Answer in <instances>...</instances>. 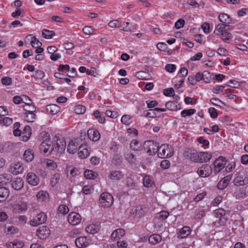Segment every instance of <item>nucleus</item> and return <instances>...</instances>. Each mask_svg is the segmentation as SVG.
<instances>
[{"label": "nucleus", "instance_id": "1", "mask_svg": "<svg viewBox=\"0 0 248 248\" xmlns=\"http://www.w3.org/2000/svg\"><path fill=\"white\" fill-rule=\"evenodd\" d=\"M113 196L108 192L102 193L99 199V205L103 208H108L111 206L113 203Z\"/></svg>", "mask_w": 248, "mask_h": 248}, {"label": "nucleus", "instance_id": "2", "mask_svg": "<svg viewBox=\"0 0 248 248\" xmlns=\"http://www.w3.org/2000/svg\"><path fill=\"white\" fill-rule=\"evenodd\" d=\"M158 147L159 144L154 140H147L144 143V149L149 155H154L158 152Z\"/></svg>", "mask_w": 248, "mask_h": 248}, {"label": "nucleus", "instance_id": "3", "mask_svg": "<svg viewBox=\"0 0 248 248\" xmlns=\"http://www.w3.org/2000/svg\"><path fill=\"white\" fill-rule=\"evenodd\" d=\"M56 138L57 140L54 141L56 142L52 145H53L54 154L57 155L58 154L61 155L64 152L66 148V142L63 138L57 139V137Z\"/></svg>", "mask_w": 248, "mask_h": 248}, {"label": "nucleus", "instance_id": "4", "mask_svg": "<svg viewBox=\"0 0 248 248\" xmlns=\"http://www.w3.org/2000/svg\"><path fill=\"white\" fill-rule=\"evenodd\" d=\"M171 148L168 144H162L158 147L157 155L160 158H166L171 156L173 153L171 152Z\"/></svg>", "mask_w": 248, "mask_h": 248}, {"label": "nucleus", "instance_id": "5", "mask_svg": "<svg viewBox=\"0 0 248 248\" xmlns=\"http://www.w3.org/2000/svg\"><path fill=\"white\" fill-rule=\"evenodd\" d=\"M199 153L200 152H197L195 149L190 148L184 152V155L194 162H199Z\"/></svg>", "mask_w": 248, "mask_h": 248}, {"label": "nucleus", "instance_id": "6", "mask_svg": "<svg viewBox=\"0 0 248 248\" xmlns=\"http://www.w3.org/2000/svg\"><path fill=\"white\" fill-rule=\"evenodd\" d=\"M225 158L220 156L216 159L213 163L214 166V172L215 174L219 173L224 167L226 164Z\"/></svg>", "mask_w": 248, "mask_h": 248}, {"label": "nucleus", "instance_id": "7", "mask_svg": "<svg viewBox=\"0 0 248 248\" xmlns=\"http://www.w3.org/2000/svg\"><path fill=\"white\" fill-rule=\"evenodd\" d=\"M47 216L44 212L37 215L32 220L30 221V224L32 226H37L46 222Z\"/></svg>", "mask_w": 248, "mask_h": 248}, {"label": "nucleus", "instance_id": "8", "mask_svg": "<svg viewBox=\"0 0 248 248\" xmlns=\"http://www.w3.org/2000/svg\"><path fill=\"white\" fill-rule=\"evenodd\" d=\"M39 149L42 153L46 155L54 154L53 145L45 141H42L39 146Z\"/></svg>", "mask_w": 248, "mask_h": 248}, {"label": "nucleus", "instance_id": "9", "mask_svg": "<svg viewBox=\"0 0 248 248\" xmlns=\"http://www.w3.org/2000/svg\"><path fill=\"white\" fill-rule=\"evenodd\" d=\"M213 172L212 168L207 164H203L198 169L197 172L200 176L206 177L209 176Z\"/></svg>", "mask_w": 248, "mask_h": 248}, {"label": "nucleus", "instance_id": "10", "mask_svg": "<svg viewBox=\"0 0 248 248\" xmlns=\"http://www.w3.org/2000/svg\"><path fill=\"white\" fill-rule=\"evenodd\" d=\"M50 231L46 226L40 227L36 231V235L42 240L46 239L50 234Z\"/></svg>", "mask_w": 248, "mask_h": 248}, {"label": "nucleus", "instance_id": "11", "mask_svg": "<svg viewBox=\"0 0 248 248\" xmlns=\"http://www.w3.org/2000/svg\"><path fill=\"white\" fill-rule=\"evenodd\" d=\"M81 220V216L76 212H71L68 215V221L72 225L75 226L78 224Z\"/></svg>", "mask_w": 248, "mask_h": 248}, {"label": "nucleus", "instance_id": "12", "mask_svg": "<svg viewBox=\"0 0 248 248\" xmlns=\"http://www.w3.org/2000/svg\"><path fill=\"white\" fill-rule=\"evenodd\" d=\"M80 146L79 140L78 139H74L70 141L67 146V152L70 154H75L77 152Z\"/></svg>", "mask_w": 248, "mask_h": 248}, {"label": "nucleus", "instance_id": "13", "mask_svg": "<svg viewBox=\"0 0 248 248\" xmlns=\"http://www.w3.org/2000/svg\"><path fill=\"white\" fill-rule=\"evenodd\" d=\"M91 240L85 236H81L75 240V244L78 248L87 247L90 244Z\"/></svg>", "mask_w": 248, "mask_h": 248}, {"label": "nucleus", "instance_id": "14", "mask_svg": "<svg viewBox=\"0 0 248 248\" xmlns=\"http://www.w3.org/2000/svg\"><path fill=\"white\" fill-rule=\"evenodd\" d=\"M28 183L33 186H37L40 182L38 177L33 172H29L27 175L26 178Z\"/></svg>", "mask_w": 248, "mask_h": 248}, {"label": "nucleus", "instance_id": "15", "mask_svg": "<svg viewBox=\"0 0 248 248\" xmlns=\"http://www.w3.org/2000/svg\"><path fill=\"white\" fill-rule=\"evenodd\" d=\"M23 170V166L20 162L12 164L9 168L10 171L14 174H17L22 173Z\"/></svg>", "mask_w": 248, "mask_h": 248}, {"label": "nucleus", "instance_id": "16", "mask_svg": "<svg viewBox=\"0 0 248 248\" xmlns=\"http://www.w3.org/2000/svg\"><path fill=\"white\" fill-rule=\"evenodd\" d=\"M145 208L143 206H135L131 210V215L134 217H142L145 213Z\"/></svg>", "mask_w": 248, "mask_h": 248}, {"label": "nucleus", "instance_id": "17", "mask_svg": "<svg viewBox=\"0 0 248 248\" xmlns=\"http://www.w3.org/2000/svg\"><path fill=\"white\" fill-rule=\"evenodd\" d=\"M89 138L93 141H97L100 138V134L98 131L93 128H90L87 131Z\"/></svg>", "mask_w": 248, "mask_h": 248}, {"label": "nucleus", "instance_id": "18", "mask_svg": "<svg viewBox=\"0 0 248 248\" xmlns=\"http://www.w3.org/2000/svg\"><path fill=\"white\" fill-rule=\"evenodd\" d=\"M233 183L236 186H244L248 184V178L242 175H238L234 179Z\"/></svg>", "mask_w": 248, "mask_h": 248}, {"label": "nucleus", "instance_id": "19", "mask_svg": "<svg viewBox=\"0 0 248 248\" xmlns=\"http://www.w3.org/2000/svg\"><path fill=\"white\" fill-rule=\"evenodd\" d=\"M27 209L28 205L25 202H22L13 206L14 212L16 213H20L23 211H25Z\"/></svg>", "mask_w": 248, "mask_h": 248}, {"label": "nucleus", "instance_id": "20", "mask_svg": "<svg viewBox=\"0 0 248 248\" xmlns=\"http://www.w3.org/2000/svg\"><path fill=\"white\" fill-rule=\"evenodd\" d=\"M12 176L11 174L4 173L0 175V186L7 185L12 180Z\"/></svg>", "mask_w": 248, "mask_h": 248}, {"label": "nucleus", "instance_id": "21", "mask_svg": "<svg viewBox=\"0 0 248 248\" xmlns=\"http://www.w3.org/2000/svg\"><path fill=\"white\" fill-rule=\"evenodd\" d=\"M60 109V107L55 104H50L47 105L46 107V112L52 115H55L58 113Z\"/></svg>", "mask_w": 248, "mask_h": 248}, {"label": "nucleus", "instance_id": "22", "mask_svg": "<svg viewBox=\"0 0 248 248\" xmlns=\"http://www.w3.org/2000/svg\"><path fill=\"white\" fill-rule=\"evenodd\" d=\"M130 149L135 152H139L142 150V144L136 140H133L130 144Z\"/></svg>", "mask_w": 248, "mask_h": 248}, {"label": "nucleus", "instance_id": "23", "mask_svg": "<svg viewBox=\"0 0 248 248\" xmlns=\"http://www.w3.org/2000/svg\"><path fill=\"white\" fill-rule=\"evenodd\" d=\"M124 177V174L121 171H111L109 174V178L113 181H119Z\"/></svg>", "mask_w": 248, "mask_h": 248}, {"label": "nucleus", "instance_id": "24", "mask_svg": "<svg viewBox=\"0 0 248 248\" xmlns=\"http://www.w3.org/2000/svg\"><path fill=\"white\" fill-rule=\"evenodd\" d=\"M31 134V129L29 125H26L22 132V140L27 141L30 138Z\"/></svg>", "mask_w": 248, "mask_h": 248}, {"label": "nucleus", "instance_id": "25", "mask_svg": "<svg viewBox=\"0 0 248 248\" xmlns=\"http://www.w3.org/2000/svg\"><path fill=\"white\" fill-rule=\"evenodd\" d=\"M23 181L20 178L14 179L12 184V187L16 190H19L23 187Z\"/></svg>", "mask_w": 248, "mask_h": 248}, {"label": "nucleus", "instance_id": "26", "mask_svg": "<svg viewBox=\"0 0 248 248\" xmlns=\"http://www.w3.org/2000/svg\"><path fill=\"white\" fill-rule=\"evenodd\" d=\"M79 157L81 159L87 158L90 154V153L86 148H84L82 144H80L78 150Z\"/></svg>", "mask_w": 248, "mask_h": 248}, {"label": "nucleus", "instance_id": "27", "mask_svg": "<svg viewBox=\"0 0 248 248\" xmlns=\"http://www.w3.org/2000/svg\"><path fill=\"white\" fill-rule=\"evenodd\" d=\"M191 233V229L188 226H185L183 227L179 232L178 234V237L181 238H186Z\"/></svg>", "mask_w": 248, "mask_h": 248}, {"label": "nucleus", "instance_id": "28", "mask_svg": "<svg viewBox=\"0 0 248 248\" xmlns=\"http://www.w3.org/2000/svg\"><path fill=\"white\" fill-rule=\"evenodd\" d=\"M100 228L99 225L92 224L86 227V231L88 233L93 234L97 233L100 230Z\"/></svg>", "mask_w": 248, "mask_h": 248}, {"label": "nucleus", "instance_id": "29", "mask_svg": "<svg viewBox=\"0 0 248 248\" xmlns=\"http://www.w3.org/2000/svg\"><path fill=\"white\" fill-rule=\"evenodd\" d=\"M9 195V190L4 187H0V202L5 201Z\"/></svg>", "mask_w": 248, "mask_h": 248}, {"label": "nucleus", "instance_id": "30", "mask_svg": "<svg viewBox=\"0 0 248 248\" xmlns=\"http://www.w3.org/2000/svg\"><path fill=\"white\" fill-rule=\"evenodd\" d=\"M199 157V162H207L211 159L212 155L207 152H200Z\"/></svg>", "mask_w": 248, "mask_h": 248}, {"label": "nucleus", "instance_id": "31", "mask_svg": "<svg viewBox=\"0 0 248 248\" xmlns=\"http://www.w3.org/2000/svg\"><path fill=\"white\" fill-rule=\"evenodd\" d=\"M24 159L27 162H31L34 158V152L31 149L25 150L23 155Z\"/></svg>", "mask_w": 248, "mask_h": 248}, {"label": "nucleus", "instance_id": "32", "mask_svg": "<svg viewBox=\"0 0 248 248\" xmlns=\"http://www.w3.org/2000/svg\"><path fill=\"white\" fill-rule=\"evenodd\" d=\"M162 239L161 236L158 234H153L149 237V242L152 245L159 243Z\"/></svg>", "mask_w": 248, "mask_h": 248}, {"label": "nucleus", "instance_id": "33", "mask_svg": "<svg viewBox=\"0 0 248 248\" xmlns=\"http://www.w3.org/2000/svg\"><path fill=\"white\" fill-rule=\"evenodd\" d=\"M49 197L48 193L44 191L38 192L36 195V198L38 202H43L48 200Z\"/></svg>", "mask_w": 248, "mask_h": 248}, {"label": "nucleus", "instance_id": "34", "mask_svg": "<svg viewBox=\"0 0 248 248\" xmlns=\"http://www.w3.org/2000/svg\"><path fill=\"white\" fill-rule=\"evenodd\" d=\"M178 102L176 101H169L166 103L165 106L166 108L171 111H175L180 108L179 107V105H177Z\"/></svg>", "mask_w": 248, "mask_h": 248}, {"label": "nucleus", "instance_id": "35", "mask_svg": "<svg viewBox=\"0 0 248 248\" xmlns=\"http://www.w3.org/2000/svg\"><path fill=\"white\" fill-rule=\"evenodd\" d=\"M125 231L123 229H117L112 233L111 238L112 239H116V238L120 239L125 234Z\"/></svg>", "mask_w": 248, "mask_h": 248}, {"label": "nucleus", "instance_id": "36", "mask_svg": "<svg viewBox=\"0 0 248 248\" xmlns=\"http://www.w3.org/2000/svg\"><path fill=\"white\" fill-rule=\"evenodd\" d=\"M229 181L230 180L227 178V177H224V178L220 180V181L217 183V188L219 189H224L228 185Z\"/></svg>", "mask_w": 248, "mask_h": 248}, {"label": "nucleus", "instance_id": "37", "mask_svg": "<svg viewBox=\"0 0 248 248\" xmlns=\"http://www.w3.org/2000/svg\"><path fill=\"white\" fill-rule=\"evenodd\" d=\"M234 194L237 199H243L246 196L245 189L244 188H237L235 190Z\"/></svg>", "mask_w": 248, "mask_h": 248}, {"label": "nucleus", "instance_id": "38", "mask_svg": "<svg viewBox=\"0 0 248 248\" xmlns=\"http://www.w3.org/2000/svg\"><path fill=\"white\" fill-rule=\"evenodd\" d=\"M125 158L131 164L137 165L138 164L137 159L133 153L127 154Z\"/></svg>", "mask_w": 248, "mask_h": 248}, {"label": "nucleus", "instance_id": "39", "mask_svg": "<svg viewBox=\"0 0 248 248\" xmlns=\"http://www.w3.org/2000/svg\"><path fill=\"white\" fill-rule=\"evenodd\" d=\"M84 176L88 179H94L96 178L97 174L92 170H87L84 171Z\"/></svg>", "mask_w": 248, "mask_h": 248}, {"label": "nucleus", "instance_id": "40", "mask_svg": "<svg viewBox=\"0 0 248 248\" xmlns=\"http://www.w3.org/2000/svg\"><path fill=\"white\" fill-rule=\"evenodd\" d=\"M218 19L222 24H229L231 21L229 16L226 14H221L219 15Z\"/></svg>", "mask_w": 248, "mask_h": 248}, {"label": "nucleus", "instance_id": "41", "mask_svg": "<svg viewBox=\"0 0 248 248\" xmlns=\"http://www.w3.org/2000/svg\"><path fill=\"white\" fill-rule=\"evenodd\" d=\"M225 31V28L224 27V24H218L216 26L214 33L216 35H220L222 33H224Z\"/></svg>", "mask_w": 248, "mask_h": 248}, {"label": "nucleus", "instance_id": "42", "mask_svg": "<svg viewBox=\"0 0 248 248\" xmlns=\"http://www.w3.org/2000/svg\"><path fill=\"white\" fill-rule=\"evenodd\" d=\"M54 31L46 29H44L42 31V36L46 39H50L55 35Z\"/></svg>", "mask_w": 248, "mask_h": 248}, {"label": "nucleus", "instance_id": "43", "mask_svg": "<svg viewBox=\"0 0 248 248\" xmlns=\"http://www.w3.org/2000/svg\"><path fill=\"white\" fill-rule=\"evenodd\" d=\"M143 183L144 186L147 187H151L152 185L154 184L151 177L148 175H146L144 177Z\"/></svg>", "mask_w": 248, "mask_h": 248}, {"label": "nucleus", "instance_id": "44", "mask_svg": "<svg viewBox=\"0 0 248 248\" xmlns=\"http://www.w3.org/2000/svg\"><path fill=\"white\" fill-rule=\"evenodd\" d=\"M39 139L40 141L42 140V141L48 142H49L50 137L47 132L44 131L40 133Z\"/></svg>", "mask_w": 248, "mask_h": 248}, {"label": "nucleus", "instance_id": "45", "mask_svg": "<svg viewBox=\"0 0 248 248\" xmlns=\"http://www.w3.org/2000/svg\"><path fill=\"white\" fill-rule=\"evenodd\" d=\"M214 216L217 218H221L226 214V211L222 208H218L214 211Z\"/></svg>", "mask_w": 248, "mask_h": 248}, {"label": "nucleus", "instance_id": "46", "mask_svg": "<svg viewBox=\"0 0 248 248\" xmlns=\"http://www.w3.org/2000/svg\"><path fill=\"white\" fill-rule=\"evenodd\" d=\"M196 112V110L193 108L184 109L181 112V115L182 117H186L187 116H191Z\"/></svg>", "mask_w": 248, "mask_h": 248}, {"label": "nucleus", "instance_id": "47", "mask_svg": "<svg viewBox=\"0 0 248 248\" xmlns=\"http://www.w3.org/2000/svg\"><path fill=\"white\" fill-rule=\"evenodd\" d=\"M74 110L78 114H82L85 112L86 108L84 106L78 105L75 107Z\"/></svg>", "mask_w": 248, "mask_h": 248}, {"label": "nucleus", "instance_id": "48", "mask_svg": "<svg viewBox=\"0 0 248 248\" xmlns=\"http://www.w3.org/2000/svg\"><path fill=\"white\" fill-rule=\"evenodd\" d=\"M61 178V174L59 173H55L52 176L51 179V184L52 186H56L59 182Z\"/></svg>", "mask_w": 248, "mask_h": 248}, {"label": "nucleus", "instance_id": "49", "mask_svg": "<svg viewBox=\"0 0 248 248\" xmlns=\"http://www.w3.org/2000/svg\"><path fill=\"white\" fill-rule=\"evenodd\" d=\"M45 77V73L42 70H37L35 71L33 77L35 79V80L42 79Z\"/></svg>", "mask_w": 248, "mask_h": 248}, {"label": "nucleus", "instance_id": "50", "mask_svg": "<svg viewBox=\"0 0 248 248\" xmlns=\"http://www.w3.org/2000/svg\"><path fill=\"white\" fill-rule=\"evenodd\" d=\"M46 166L51 170H54L57 167V163L51 159H47L46 161Z\"/></svg>", "mask_w": 248, "mask_h": 248}, {"label": "nucleus", "instance_id": "51", "mask_svg": "<svg viewBox=\"0 0 248 248\" xmlns=\"http://www.w3.org/2000/svg\"><path fill=\"white\" fill-rule=\"evenodd\" d=\"M195 218L196 219H201L205 216V212L203 209H196L195 211Z\"/></svg>", "mask_w": 248, "mask_h": 248}, {"label": "nucleus", "instance_id": "52", "mask_svg": "<svg viewBox=\"0 0 248 248\" xmlns=\"http://www.w3.org/2000/svg\"><path fill=\"white\" fill-rule=\"evenodd\" d=\"M13 123L12 119L9 117H3L0 119V124H3L4 125L8 126Z\"/></svg>", "mask_w": 248, "mask_h": 248}, {"label": "nucleus", "instance_id": "53", "mask_svg": "<svg viewBox=\"0 0 248 248\" xmlns=\"http://www.w3.org/2000/svg\"><path fill=\"white\" fill-rule=\"evenodd\" d=\"M2 84L5 86H9L12 84V79L8 77H4L1 79Z\"/></svg>", "mask_w": 248, "mask_h": 248}, {"label": "nucleus", "instance_id": "54", "mask_svg": "<svg viewBox=\"0 0 248 248\" xmlns=\"http://www.w3.org/2000/svg\"><path fill=\"white\" fill-rule=\"evenodd\" d=\"M220 35L221 36V38L224 42H226L232 38V34L228 31L222 33Z\"/></svg>", "mask_w": 248, "mask_h": 248}, {"label": "nucleus", "instance_id": "55", "mask_svg": "<svg viewBox=\"0 0 248 248\" xmlns=\"http://www.w3.org/2000/svg\"><path fill=\"white\" fill-rule=\"evenodd\" d=\"M108 25L111 28H116L118 27L119 28H121L123 27V25L121 23H120L117 20H113L110 21Z\"/></svg>", "mask_w": 248, "mask_h": 248}, {"label": "nucleus", "instance_id": "56", "mask_svg": "<svg viewBox=\"0 0 248 248\" xmlns=\"http://www.w3.org/2000/svg\"><path fill=\"white\" fill-rule=\"evenodd\" d=\"M203 80H204L205 83H209L212 78L210 73L207 71H203Z\"/></svg>", "mask_w": 248, "mask_h": 248}, {"label": "nucleus", "instance_id": "57", "mask_svg": "<svg viewBox=\"0 0 248 248\" xmlns=\"http://www.w3.org/2000/svg\"><path fill=\"white\" fill-rule=\"evenodd\" d=\"M26 120L28 122H32L35 118L36 115L33 112H26Z\"/></svg>", "mask_w": 248, "mask_h": 248}, {"label": "nucleus", "instance_id": "58", "mask_svg": "<svg viewBox=\"0 0 248 248\" xmlns=\"http://www.w3.org/2000/svg\"><path fill=\"white\" fill-rule=\"evenodd\" d=\"M147 73L144 71H139L136 73V77L142 80H145L147 79Z\"/></svg>", "mask_w": 248, "mask_h": 248}, {"label": "nucleus", "instance_id": "59", "mask_svg": "<svg viewBox=\"0 0 248 248\" xmlns=\"http://www.w3.org/2000/svg\"><path fill=\"white\" fill-rule=\"evenodd\" d=\"M70 67L68 64H60L58 66V70L62 72H68L69 70H70Z\"/></svg>", "mask_w": 248, "mask_h": 248}, {"label": "nucleus", "instance_id": "60", "mask_svg": "<svg viewBox=\"0 0 248 248\" xmlns=\"http://www.w3.org/2000/svg\"><path fill=\"white\" fill-rule=\"evenodd\" d=\"M82 31L86 35H91L93 32L94 29L91 26H85L83 28Z\"/></svg>", "mask_w": 248, "mask_h": 248}, {"label": "nucleus", "instance_id": "61", "mask_svg": "<svg viewBox=\"0 0 248 248\" xmlns=\"http://www.w3.org/2000/svg\"><path fill=\"white\" fill-rule=\"evenodd\" d=\"M58 210L61 213L66 214L69 212V208L65 205H61L59 206Z\"/></svg>", "mask_w": 248, "mask_h": 248}, {"label": "nucleus", "instance_id": "62", "mask_svg": "<svg viewBox=\"0 0 248 248\" xmlns=\"http://www.w3.org/2000/svg\"><path fill=\"white\" fill-rule=\"evenodd\" d=\"M14 248H22L24 245V242L21 240H15L13 241Z\"/></svg>", "mask_w": 248, "mask_h": 248}, {"label": "nucleus", "instance_id": "63", "mask_svg": "<svg viewBox=\"0 0 248 248\" xmlns=\"http://www.w3.org/2000/svg\"><path fill=\"white\" fill-rule=\"evenodd\" d=\"M165 69L170 73H173L176 70V66L173 64H167L165 66Z\"/></svg>", "mask_w": 248, "mask_h": 248}, {"label": "nucleus", "instance_id": "64", "mask_svg": "<svg viewBox=\"0 0 248 248\" xmlns=\"http://www.w3.org/2000/svg\"><path fill=\"white\" fill-rule=\"evenodd\" d=\"M92 189H93L92 186H90V185L85 186L82 188V192L86 195L90 194L92 193Z\"/></svg>", "mask_w": 248, "mask_h": 248}]
</instances>
